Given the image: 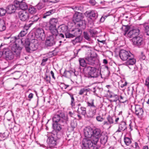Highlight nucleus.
<instances>
[{
  "instance_id": "obj_1",
  "label": "nucleus",
  "mask_w": 149,
  "mask_h": 149,
  "mask_svg": "<svg viewBox=\"0 0 149 149\" xmlns=\"http://www.w3.org/2000/svg\"><path fill=\"white\" fill-rule=\"evenodd\" d=\"M13 39L15 43L11 46V49L17 56H18L20 54L22 48L21 46L24 45V40L23 38H20L19 36H15Z\"/></svg>"
},
{
  "instance_id": "obj_2",
  "label": "nucleus",
  "mask_w": 149,
  "mask_h": 149,
  "mask_svg": "<svg viewBox=\"0 0 149 149\" xmlns=\"http://www.w3.org/2000/svg\"><path fill=\"white\" fill-rule=\"evenodd\" d=\"M83 71L87 74V77L88 78H94L99 77L102 78L100 71L97 70L96 68L94 67L87 65L84 68Z\"/></svg>"
},
{
  "instance_id": "obj_3",
  "label": "nucleus",
  "mask_w": 149,
  "mask_h": 149,
  "mask_svg": "<svg viewBox=\"0 0 149 149\" xmlns=\"http://www.w3.org/2000/svg\"><path fill=\"white\" fill-rule=\"evenodd\" d=\"M68 118L67 115H65L61 111H58L52 118L53 122L63 123V125H67Z\"/></svg>"
},
{
  "instance_id": "obj_4",
  "label": "nucleus",
  "mask_w": 149,
  "mask_h": 149,
  "mask_svg": "<svg viewBox=\"0 0 149 149\" xmlns=\"http://www.w3.org/2000/svg\"><path fill=\"white\" fill-rule=\"evenodd\" d=\"M50 33L51 34L47 38L45 42L47 47H51L55 45L56 37L58 35V33Z\"/></svg>"
},
{
  "instance_id": "obj_5",
  "label": "nucleus",
  "mask_w": 149,
  "mask_h": 149,
  "mask_svg": "<svg viewBox=\"0 0 149 149\" xmlns=\"http://www.w3.org/2000/svg\"><path fill=\"white\" fill-rule=\"evenodd\" d=\"M94 142L89 139H84L82 141V149H95L96 144Z\"/></svg>"
},
{
  "instance_id": "obj_6",
  "label": "nucleus",
  "mask_w": 149,
  "mask_h": 149,
  "mask_svg": "<svg viewBox=\"0 0 149 149\" xmlns=\"http://www.w3.org/2000/svg\"><path fill=\"white\" fill-rule=\"evenodd\" d=\"M49 29L50 32L58 33L56 26H58V19L56 18L51 19L49 21Z\"/></svg>"
},
{
  "instance_id": "obj_7",
  "label": "nucleus",
  "mask_w": 149,
  "mask_h": 149,
  "mask_svg": "<svg viewBox=\"0 0 149 149\" xmlns=\"http://www.w3.org/2000/svg\"><path fill=\"white\" fill-rule=\"evenodd\" d=\"M132 40L133 45L138 47H143L145 45V40L141 36L132 38Z\"/></svg>"
},
{
  "instance_id": "obj_8",
  "label": "nucleus",
  "mask_w": 149,
  "mask_h": 149,
  "mask_svg": "<svg viewBox=\"0 0 149 149\" xmlns=\"http://www.w3.org/2000/svg\"><path fill=\"white\" fill-rule=\"evenodd\" d=\"M92 134V141L94 142V143H97L102 134L101 130L99 128L93 129Z\"/></svg>"
},
{
  "instance_id": "obj_9",
  "label": "nucleus",
  "mask_w": 149,
  "mask_h": 149,
  "mask_svg": "<svg viewBox=\"0 0 149 149\" xmlns=\"http://www.w3.org/2000/svg\"><path fill=\"white\" fill-rule=\"evenodd\" d=\"M87 63L89 65H97L99 62V60L96 57L94 56L93 54L91 53L86 58Z\"/></svg>"
},
{
  "instance_id": "obj_10",
  "label": "nucleus",
  "mask_w": 149,
  "mask_h": 149,
  "mask_svg": "<svg viewBox=\"0 0 149 149\" xmlns=\"http://www.w3.org/2000/svg\"><path fill=\"white\" fill-rule=\"evenodd\" d=\"M132 54L130 51L124 49L120 50L119 52V57L123 61H126L129 57H131Z\"/></svg>"
},
{
  "instance_id": "obj_11",
  "label": "nucleus",
  "mask_w": 149,
  "mask_h": 149,
  "mask_svg": "<svg viewBox=\"0 0 149 149\" xmlns=\"http://www.w3.org/2000/svg\"><path fill=\"white\" fill-rule=\"evenodd\" d=\"M13 51L8 49H5L3 52V53L4 54L6 59L7 60H10L13 59L14 57Z\"/></svg>"
},
{
  "instance_id": "obj_12",
  "label": "nucleus",
  "mask_w": 149,
  "mask_h": 149,
  "mask_svg": "<svg viewBox=\"0 0 149 149\" xmlns=\"http://www.w3.org/2000/svg\"><path fill=\"white\" fill-rule=\"evenodd\" d=\"M66 125H63V123H55L52 124V127L54 131L58 132V134H62L61 130L62 129V126Z\"/></svg>"
},
{
  "instance_id": "obj_13",
  "label": "nucleus",
  "mask_w": 149,
  "mask_h": 149,
  "mask_svg": "<svg viewBox=\"0 0 149 149\" xmlns=\"http://www.w3.org/2000/svg\"><path fill=\"white\" fill-rule=\"evenodd\" d=\"M18 17L19 19L22 21L27 20L29 17V13L25 10H21L18 13Z\"/></svg>"
},
{
  "instance_id": "obj_14",
  "label": "nucleus",
  "mask_w": 149,
  "mask_h": 149,
  "mask_svg": "<svg viewBox=\"0 0 149 149\" xmlns=\"http://www.w3.org/2000/svg\"><path fill=\"white\" fill-rule=\"evenodd\" d=\"M35 35L37 38H40L42 40H45V34L44 30L42 28H38L35 33Z\"/></svg>"
},
{
  "instance_id": "obj_15",
  "label": "nucleus",
  "mask_w": 149,
  "mask_h": 149,
  "mask_svg": "<svg viewBox=\"0 0 149 149\" xmlns=\"http://www.w3.org/2000/svg\"><path fill=\"white\" fill-rule=\"evenodd\" d=\"M140 30L138 29L135 28L130 31L127 33V36L130 38H134L137 37L139 34Z\"/></svg>"
},
{
  "instance_id": "obj_16",
  "label": "nucleus",
  "mask_w": 149,
  "mask_h": 149,
  "mask_svg": "<svg viewBox=\"0 0 149 149\" xmlns=\"http://www.w3.org/2000/svg\"><path fill=\"white\" fill-rule=\"evenodd\" d=\"M18 10L17 5L15 4H10L8 5L6 7L7 13L9 14L14 13L16 10Z\"/></svg>"
},
{
  "instance_id": "obj_17",
  "label": "nucleus",
  "mask_w": 149,
  "mask_h": 149,
  "mask_svg": "<svg viewBox=\"0 0 149 149\" xmlns=\"http://www.w3.org/2000/svg\"><path fill=\"white\" fill-rule=\"evenodd\" d=\"M93 129L90 127H85L84 130V133L85 136L88 139L92 138Z\"/></svg>"
},
{
  "instance_id": "obj_18",
  "label": "nucleus",
  "mask_w": 149,
  "mask_h": 149,
  "mask_svg": "<svg viewBox=\"0 0 149 149\" xmlns=\"http://www.w3.org/2000/svg\"><path fill=\"white\" fill-rule=\"evenodd\" d=\"M83 17L82 13L79 12H76L73 16V21L75 22H79L82 19Z\"/></svg>"
},
{
  "instance_id": "obj_19",
  "label": "nucleus",
  "mask_w": 149,
  "mask_h": 149,
  "mask_svg": "<svg viewBox=\"0 0 149 149\" xmlns=\"http://www.w3.org/2000/svg\"><path fill=\"white\" fill-rule=\"evenodd\" d=\"M47 142L50 147H54L57 145V140L49 137L47 140Z\"/></svg>"
},
{
  "instance_id": "obj_20",
  "label": "nucleus",
  "mask_w": 149,
  "mask_h": 149,
  "mask_svg": "<svg viewBox=\"0 0 149 149\" xmlns=\"http://www.w3.org/2000/svg\"><path fill=\"white\" fill-rule=\"evenodd\" d=\"M127 129L126 123L124 121L121 122L118 125V128L116 132H120L126 130Z\"/></svg>"
},
{
  "instance_id": "obj_21",
  "label": "nucleus",
  "mask_w": 149,
  "mask_h": 149,
  "mask_svg": "<svg viewBox=\"0 0 149 149\" xmlns=\"http://www.w3.org/2000/svg\"><path fill=\"white\" fill-rule=\"evenodd\" d=\"M131 57H129L127 61L125 63V64L128 66L129 65H133L136 62V60L133 58L134 56L132 54V56H131Z\"/></svg>"
},
{
  "instance_id": "obj_22",
  "label": "nucleus",
  "mask_w": 149,
  "mask_h": 149,
  "mask_svg": "<svg viewBox=\"0 0 149 149\" xmlns=\"http://www.w3.org/2000/svg\"><path fill=\"white\" fill-rule=\"evenodd\" d=\"M135 113L137 116H141L143 113V111L142 107L139 105H136L135 107Z\"/></svg>"
},
{
  "instance_id": "obj_23",
  "label": "nucleus",
  "mask_w": 149,
  "mask_h": 149,
  "mask_svg": "<svg viewBox=\"0 0 149 149\" xmlns=\"http://www.w3.org/2000/svg\"><path fill=\"white\" fill-rule=\"evenodd\" d=\"M39 18V17L37 15L33 16L31 18L29 21L30 23L28 25V27H30L32 24L36 22Z\"/></svg>"
},
{
  "instance_id": "obj_24",
  "label": "nucleus",
  "mask_w": 149,
  "mask_h": 149,
  "mask_svg": "<svg viewBox=\"0 0 149 149\" xmlns=\"http://www.w3.org/2000/svg\"><path fill=\"white\" fill-rule=\"evenodd\" d=\"M77 113L79 114H81L85 116L86 114V107H81L80 108H78L77 110Z\"/></svg>"
},
{
  "instance_id": "obj_25",
  "label": "nucleus",
  "mask_w": 149,
  "mask_h": 149,
  "mask_svg": "<svg viewBox=\"0 0 149 149\" xmlns=\"http://www.w3.org/2000/svg\"><path fill=\"white\" fill-rule=\"evenodd\" d=\"M67 93L70 95L71 98L70 104L72 107L74 108L75 106V99L74 97V95L72 93L68 92Z\"/></svg>"
},
{
  "instance_id": "obj_26",
  "label": "nucleus",
  "mask_w": 149,
  "mask_h": 149,
  "mask_svg": "<svg viewBox=\"0 0 149 149\" xmlns=\"http://www.w3.org/2000/svg\"><path fill=\"white\" fill-rule=\"evenodd\" d=\"M62 135L61 134H58V132L53 131L49 137L57 140Z\"/></svg>"
},
{
  "instance_id": "obj_27",
  "label": "nucleus",
  "mask_w": 149,
  "mask_h": 149,
  "mask_svg": "<svg viewBox=\"0 0 149 149\" xmlns=\"http://www.w3.org/2000/svg\"><path fill=\"white\" fill-rule=\"evenodd\" d=\"M73 31H74L73 33L74 38L76 37H80L82 33L81 30L79 29H76Z\"/></svg>"
},
{
  "instance_id": "obj_28",
  "label": "nucleus",
  "mask_w": 149,
  "mask_h": 149,
  "mask_svg": "<svg viewBox=\"0 0 149 149\" xmlns=\"http://www.w3.org/2000/svg\"><path fill=\"white\" fill-rule=\"evenodd\" d=\"M90 89L87 88L86 87H85L84 88H81L79 91L78 94L80 95H82L85 93H86V95L87 94V93L88 92L90 91Z\"/></svg>"
},
{
  "instance_id": "obj_29",
  "label": "nucleus",
  "mask_w": 149,
  "mask_h": 149,
  "mask_svg": "<svg viewBox=\"0 0 149 149\" xmlns=\"http://www.w3.org/2000/svg\"><path fill=\"white\" fill-rule=\"evenodd\" d=\"M18 6L19 7V8L21 9L22 10H25L28 8V6L26 4L25 2H21L18 4Z\"/></svg>"
},
{
  "instance_id": "obj_30",
  "label": "nucleus",
  "mask_w": 149,
  "mask_h": 149,
  "mask_svg": "<svg viewBox=\"0 0 149 149\" xmlns=\"http://www.w3.org/2000/svg\"><path fill=\"white\" fill-rule=\"evenodd\" d=\"M24 29L21 31L19 34L17 36H20L21 37H24L25 35L27 33V30L29 29L28 26H26V25H25L24 26Z\"/></svg>"
},
{
  "instance_id": "obj_31",
  "label": "nucleus",
  "mask_w": 149,
  "mask_h": 149,
  "mask_svg": "<svg viewBox=\"0 0 149 149\" xmlns=\"http://www.w3.org/2000/svg\"><path fill=\"white\" fill-rule=\"evenodd\" d=\"M78 22L77 26L80 27L82 29H84L86 28V22L85 20H82L79 22Z\"/></svg>"
},
{
  "instance_id": "obj_32",
  "label": "nucleus",
  "mask_w": 149,
  "mask_h": 149,
  "mask_svg": "<svg viewBox=\"0 0 149 149\" xmlns=\"http://www.w3.org/2000/svg\"><path fill=\"white\" fill-rule=\"evenodd\" d=\"M88 17L91 19H95L97 17V14L95 13L94 11H92L89 12L88 14Z\"/></svg>"
},
{
  "instance_id": "obj_33",
  "label": "nucleus",
  "mask_w": 149,
  "mask_h": 149,
  "mask_svg": "<svg viewBox=\"0 0 149 149\" xmlns=\"http://www.w3.org/2000/svg\"><path fill=\"white\" fill-rule=\"evenodd\" d=\"M70 8L72 9L75 12L77 11H81L83 10V8L82 6L79 5H75L70 7Z\"/></svg>"
},
{
  "instance_id": "obj_34",
  "label": "nucleus",
  "mask_w": 149,
  "mask_h": 149,
  "mask_svg": "<svg viewBox=\"0 0 149 149\" xmlns=\"http://www.w3.org/2000/svg\"><path fill=\"white\" fill-rule=\"evenodd\" d=\"M55 11L54 9H52L48 11L45 13L43 15V18H45L46 17L49 16L51 15L54 13Z\"/></svg>"
},
{
  "instance_id": "obj_35",
  "label": "nucleus",
  "mask_w": 149,
  "mask_h": 149,
  "mask_svg": "<svg viewBox=\"0 0 149 149\" xmlns=\"http://www.w3.org/2000/svg\"><path fill=\"white\" fill-rule=\"evenodd\" d=\"M73 73H74V72L73 70H65L64 72L63 76L65 77H68L70 76Z\"/></svg>"
},
{
  "instance_id": "obj_36",
  "label": "nucleus",
  "mask_w": 149,
  "mask_h": 149,
  "mask_svg": "<svg viewBox=\"0 0 149 149\" xmlns=\"http://www.w3.org/2000/svg\"><path fill=\"white\" fill-rule=\"evenodd\" d=\"M6 28L4 21L0 20V31H2L6 30Z\"/></svg>"
},
{
  "instance_id": "obj_37",
  "label": "nucleus",
  "mask_w": 149,
  "mask_h": 149,
  "mask_svg": "<svg viewBox=\"0 0 149 149\" xmlns=\"http://www.w3.org/2000/svg\"><path fill=\"white\" fill-rule=\"evenodd\" d=\"M100 138V142L102 144H105L107 141L108 137L107 135H102Z\"/></svg>"
},
{
  "instance_id": "obj_38",
  "label": "nucleus",
  "mask_w": 149,
  "mask_h": 149,
  "mask_svg": "<svg viewBox=\"0 0 149 149\" xmlns=\"http://www.w3.org/2000/svg\"><path fill=\"white\" fill-rule=\"evenodd\" d=\"M97 108L91 109L88 113V116L90 118H93L95 114Z\"/></svg>"
},
{
  "instance_id": "obj_39",
  "label": "nucleus",
  "mask_w": 149,
  "mask_h": 149,
  "mask_svg": "<svg viewBox=\"0 0 149 149\" xmlns=\"http://www.w3.org/2000/svg\"><path fill=\"white\" fill-rule=\"evenodd\" d=\"M88 31L90 33V35L92 37H94L98 33V32L95 29H88Z\"/></svg>"
},
{
  "instance_id": "obj_40",
  "label": "nucleus",
  "mask_w": 149,
  "mask_h": 149,
  "mask_svg": "<svg viewBox=\"0 0 149 149\" xmlns=\"http://www.w3.org/2000/svg\"><path fill=\"white\" fill-rule=\"evenodd\" d=\"M82 37H76L75 38L72 40V42L74 45L76 43L80 42L82 40Z\"/></svg>"
},
{
  "instance_id": "obj_41",
  "label": "nucleus",
  "mask_w": 149,
  "mask_h": 149,
  "mask_svg": "<svg viewBox=\"0 0 149 149\" xmlns=\"http://www.w3.org/2000/svg\"><path fill=\"white\" fill-rule=\"evenodd\" d=\"M130 27L129 26L125 25L123 26L122 28H121V29L123 32V35L125 36L126 35Z\"/></svg>"
},
{
  "instance_id": "obj_42",
  "label": "nucleus",
  "mask_w": 149,
  "mask_h": 149,
  "mask_svg": "<svg viewBox=\"0 0 149 149\" xmlns=\"http://www.w3.org/2000/svg\"><path fill=\"white\" fill-rule=\"evenodd\" d=\"M79 60L81 66L83 67H86V63L87 62L86 60H85L83 58H79Z\"/></svg>"
},
{
  "instance_id": "obj_43",
  "label": "nucleus",
  "mask_w": 149,
  "mask_h": 149,
  "mask_svg": "<svg viewBox=\"0 0 149 149\" xmlns=\"http://www.w3.org/2000/svg\"><path fill=\"white\" fill-rule=\"evenodd\" d=\"M59 28H60V31L62 32H63L65 33V32H67L68 30V27L64 25H62L60 26H59Z\"/></svg>"
},
{
  "instance_id": "obj_44",
  "label": "nucleus",
  "mask_w": 149,
  "mask_h": 149,
  "mask_svg": "<svg viewBox=\"0 0 149 149\" xmlns=\"http://www.w3.org/2000/svg\"><path fill=\"white\" fill-rule=\"evenodd\" d=\"M115 117L109 115L107 118V119L109 124H112L114 123V120Z\"/></svg>"
},
{
  "instance_id": "obj_45",
  "label": "nucleus",
  "mask_w": 149,
  "mask_h": 149,
  "mask_svg": "<svg viewBox=\"0 0 149 149\" xmlns=\"http://www.w3.org/2000/svg\"><path fill=\"white\" fill-rule=\"evenodd\" d=\"M26 44H28L30 45L31 49H33V50H31V51H34L36 50L37 49V47H36L35 45L33 43H30L28 41H25Z\"/></svg>"
},
{
  "instance_id": "obj_46",
  "label": "nucleus",
  "mask_w": 149,
  "mask_h": 149,
  "mask_svg": "<svg viewBox=\"0 0 149 149\" xmlns=\"http://www.w3.org/2000/svg\"><path fill=\"white\" fill-rule=\"evenodd\" d=\"M109 97L110 98H115L114 99H112L110 100L111 102H116L119 99V97L117 95L113 94L111 95H110Z\"/></svg>"
},
{
  "instance_id": "obj_47",
  "label": "nucleus",
  "mask_w": 149,
  "mask_h": 149,
  "mask_svg": "<svg viewBox=\"0 0 149 149\" xmlns=\"http://www.w3.org/2000/svg\"><path fill=\"white\" fill-rule=\"evenodd\" d=\"M144 30L146 35L149 36V24H145L144 25Z\"/></svg>"
},
{
  "instance_id": "obj_48",
  "label": "nucleus",
  "mask_w": 149,
  "mask_h": 149,
  "mask_svg": "<svg viewBox=\"0 0 149 149\" xmlns=\"http://www.w3.org/2000/svg\"><path fill=\"white\" fill-rule=\"evenodd\" d=\"M28 11L30 13L33 14L36 13L37 10L34 7L31 6L29 8Z\"/></svg>"
},
{
  "instance_id": "obj_49",
  "label": "nucleus",
  "mask_w": 149,
  "mask_h": 149,
  "mask_svg": "<svg viewBox=\"0 0 149 149\" xmlns=\"http://www.w3.org/2000/svg\"><path fill=\"white\" fill-rule=\"evenodd\" d=\"M118 100L121 103H124L127 101V99L125 97L120 95V98H119V99Z\"/></svg>"
},
{
  "instance_id": "obj_50",
  "label": "nucleus",
  "mask_w": 149,
  "mask_h": 149,
  "mask_svg": "<svg viewBox=\"0 0 149 149\" xmlns=\"http://www.w3.org/2000/svg\"><path fill=\"white\" fill-rule=\"evenodd\" d=\"M124 141L125 144L127 146L129 145L131 143L130 139L128 137H125L124 138Z\"/></svg>"
},
{
  "instance_id": "obj_51",
  "label": "nucleus",
  "mask_w": 149,
  "mask_h": 149,
  "mask_svg": "<svg viewBox=\"0 0 149 149\" xmlns=\"http://www.w3.org/2000/svg\"><path fill=\"white\" fill-rule=\"evenodd\" d=\"M77 125V123L75 119H74L71 121L70 125L72 129V130H73L76 127Z\"/></svg>"
},
{
  "instance_id": "obj_52",
  "label": "nucleus",
  "mask_w": 149,
  "mask_h": 149,
  "mask_svg": "<svg viewBox=\"0 0 149 149\" xmlns=\"http://www.w3.org/2000/svg\"><path fill=\"white\" fill-rule=\"evenodd\" d=\"M65 35L66 38H74L73 33H71L68 31L65 32Z\"/></svg>"
},
{
  "instance_id": "obj_53",
  "label": "nucleus",
  "mask_w": 149,
  "mask_h": 149,
  "mask_svg": "<svg viewBox=\"0 0 149 149\" xmlns=\"http://www.w3.org/2000/svg\"><path fill=\"white\" fill-rule=\"evenodd\" d=\"M25 47L26 51L28 52H31V50H33V49H31V47L30 45H29L28 44H26L25 41Z\"/></svg>"
},
{
  "instance_id": "obj_54",
  "label": "nucleus",
  "mask_w": 149,
  "mask_h": 149,
  "mask_svg": "<svg viewBox=\"0 0 149 149\" xmlns=\"http://www.w3.org/2000/svg\"><path fill=\"white\" fill-rule=\"evenodd\" d=\"M84 38L86 40L90 41L91 40L90 37L87 32L84 31L83 32Z\"/></svg>"
},
{
  "instance_id": "obj_55",
  "label": "nucleus",
  "mask_w": 149,
  "mask_h": 149,
  "mask_svg": "<svg viewBox=\"0 0 149 149\" xmlns=\"http://www.w3.org/2000/svg\"><path fill=\"white\" fill-rule=\"evenodd\" d=\"M7 13L6 10L3 8H0V16H2L4 15Z\"/></svg>"
},
{
  "instance_id": "obj_56",
  "label": "nucleus",
  "mask_w": 149,
  "mask_h": 149,
  "mask_svg": "<svg viewBox=\"0 0 149 149\" xmlns=\"http://www.w3.org/2000/svg\"><path fill=\"white\" fill-rule=\"evenodd\" d=\"M87 105L88 107H90L91 108H92L93 109L96 108V107H95V106L94 105V102H93V100L92 102H87Z\"/></svg>"
},
{
  "instance_id": "obj_57",
  "label": "nucleus",
  "mask_w": 149,
  "mask_h": 149,
  "mask_svg": "<svg viewBox=\"0 0 149 149\" xmlns=\"http://www.w3.org/2000/svg\"><path fill=\"white\" fill-rule=\"evenodd\" d=\"M145 85L149 89V76L147 77L146 79Z\"/></svg>"
},
{
  "instance_id": "obj_58",
  "label": "nucleus",
  "mask_w": 149,
  "mask_h": 149,
  "mask_svg": "<svg viewBox=\"0 0 149 149\" xmlns=\"http://www.w3.org/2000/svg\"><path fill=\"white\" fill-rule=\"evenodd\" d=\"M45 77L44 78L45 80L47 82L50 83L51 81V77L50 76H48L47 74H45Z\"/></svg>"
},
{
  "instance_id": "obj_59",
  "label": "nucleus",
  "mask_w": 149,
  "mask_h": 149,
  "mask_svg": "<svg viewBox=\"0 0 149 149\" xmlns=\"http://www.w3.org/2000/svg\"><path fill=\"white\" fill-rule=\"evenodd\" d=\"M36 6L38 10H40L43 8L44 6L42 3L40 2Z\"/></svg>"
},
{
  "instance_id": "obj_60",
  "label": "nucleus",
  "mask_w": 149,
  "mask_h": 149,
  "mask_svg": "<svg viewBox=\"0 0 149 149\" xmlns=\"http://www.w3.org/2000/svg\"><path fill=\"white\" fill-rule=\"evenodd\" d=\"M146 58V56L145 55L143 54V52H141V55L140 56V59L141 61H143Z\"/></svg>"
},
{
  "instance_id": "obj_61",
  "label": "nucleus",
  "mask_w": 149,
  "mask_h": 149,
  "mask_svg": "<svg viewBox=\"0 0 149 149\" xmlns=\"http://www.w3.org/2000/svg\"><path fill=\"white\" fill-rule=\"evenodd\" d=\"M96 119L97 121L100 122H102L104 120V118L100 116H97Z\"/></svg>"
},
{
  "instance_id": "obj_62",
  "label": "nucleus",
  "mask_w": 149,
  "mask_h": 149,
  "mask_svg": "<svg viewBox=\"0 0 149 149\" xmlns=\"http://www.w3.org/2000/svg\"><path fill=\"white\" fill-rule=\"evenodd\" d=\"M48 58H46L45 59H43L42 61V63L41 65L42 66L45 65L46 64V62L48 60Z\"/></svg>"
},
{
  "instance_id": "obj_63",
  "label": "nucleus",
  "mask_w": 149,
  "mask_h": 149,
  "mask_svg": "<svg viewBox=\"0 0 149 149\" xmlns=\"http://www.w3.org/2000/svg\"><path fill=\"white\" fill-rule=\"evenodd\" d=\"M43 2L44 3H55V2L54 1H50L49 0H42Z\"/></svg>"
},
{
  "instance_id": "obj_64",
  "label": "nucleus",
  "mask_w": 149,
  "mask_h": 149,
  "mask_svg": "<svg viewBox=\"0 0 149 149\" xmlns=\"http://www.w3.org/2000/svg\"><path fill=\"white\" fill-rule=\"evenodd\" d=\"M89 2L90 4L93 6L95 5L96 3L95 0H90Z\"/></svg>"
}]
</instances>
